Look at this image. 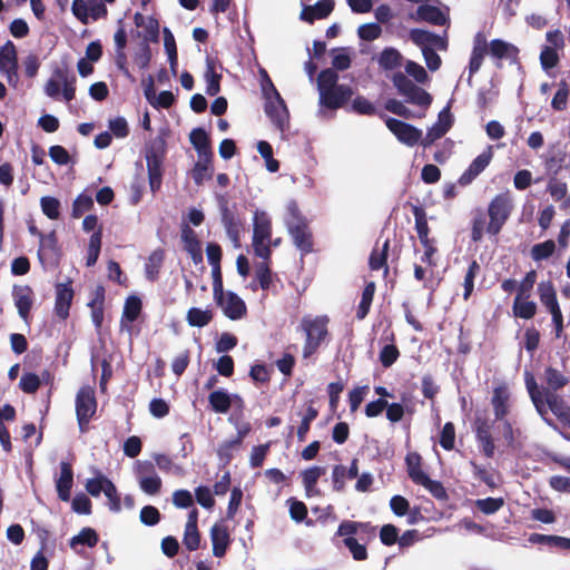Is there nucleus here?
<instances>
[{"instance_id":"obj_1","label":"nucleus","mask_w":570,"mask_h":570,"mask_svg":"<svg viewBox=\"0 0 570 570\" xmlns=\"http://www.w3.org/2000/svg\"><path fill=\"white\" fill-rule=\"evenodd\" d=\"M513 210L510 191L495 195L488 205V213L481 208L472 212L471 239L474 243L482 240L484 234L498 236L509 220Z\"/></svg>"},{"instance_id":"obj_2","label":"nucleus","mask_w":570,"mask_h":570,"mask_svg":"<svg viewBox=\"0 0 570 570\" xmlns=\"http://www.w3.org/2000/svg\"><path fill=\"white\" fill-rule=\"evenodd\" d=\"M490 55L498 69L503 67L502 60L508 59L511 65H520V50L513 43L502 39H493L490 42L487 36L479 31L473 38V47L469 60V79L473 77L482 67L484 57Z\"/></svg>"},{"instance_id":"obj_3","label":"nucleus","mask_w":570,"mask_h":570,"mask_svg":"<svg viewBox=\"0 0 570 570\" xmlns=\"http://www.w3.org/2000/svg\"><path fill=\"white\" fill-rule=\"evenodd\" d=\"M335 537L343 538L344 547L355 561H364L368 556L366 544L376 538V527L371 522L344 520L338 524Z\"/></svg>"},{"instance_id":"obj_4","label":"nucleus","mask_w":570,"mask_h":570,"mask_svg":"<svg viewBox=\"0 0 570 570\" xmlns=\"http://www.w3.org/2000/svg\"><path fill=\"white\" fill-rule=\"evenodd\" d=\"M317 90L320 106L328 110L345 107L354 95L351 86L338 83V73L331 68H326L318 73Z\"/></svg>"},{"instance_id":"obj_5","label":"nucleus","mask_w":570,"mask_h":570,"mask_svg":"<svg viewBox=\"0 0 570 570\" xmlns=\"http://www.w3.org/2000/svg\"><path fill=\"white\" fill-rule=\"evenodd\" d=\"M525 386L535 410L544 415L548 406L557 419L564 425L570 426V406L557 393L547 392L542 395L541 390L532 373L525 372Z\"/></svg>"},{"instance_id":"obj_6","label":"nucleus","mask_w":570,"mask_h":570,"mask_svg":"<svg viewBox=\"0 0 570 570\" xmlns=\"http://www.w3.org/2000/svg\"><path fill=\"white\" fill-rule=\"evenodd\" d=\"M330 318L325 315L304 316L299 324V330L305 334L303 346V357L309 358L320 348V346L330 337Z\"/></svg>"},{"instance_id":"obj_7","label":"nucleus","mask_w":570,"mask_h":570,"mask_svg":"<svg viewBox=\"0 0 570 570\" xmlns=\"http://www.w3.org/2000/svg\"><path fill=\"white\" fill-rule=\"evenodd\" d=\"M146 163L149 187L153 194L157 193L163 184L166 144L164 139H156L146 149Z\"/></svg>"},{"instance_id":"obj_8","label":"nucleus","mask_w":570,"mask_h":570,"mask_svg":"<svg viewBox=\"0 0 570 570\" xmlns=\"http://www.w3.org/2000/svg\"><path fill=\"white\" fill-rule=\"evenodd\" d=\"M272 237V222L265 213L255 214L253 227V248L257 257L269 261Z\"/></svg>"},{"instance_id":"obj_9","label":"nucleus","mask_w":570,"mask_h":570,"mask_svg":"<svg viewBox=\"0 0 570 570\" xmlns=\"http://www.w3.org/2000/svg\"><path fill=\"white\" fill-rule=\"evenodd\" d=\"M412 213L415 218L417 237L424 247V254L422 255L421 261L430 266H435L436 263L434 262L433 256L438 253V247L436 240L429 237L430 227L428 224L426 212L422 206L414 205L412 207Z\"/></svg>"},{"instance_id":"obj_10","label":"nucleus","mask_w":570,"mask_h":570,"mask_svg":"<svg viewBox=\"0 0 570 570\" xmlns=\"http://www.w3.org/2000/svg\"><path fill=\"white\" fill-rule=\"evenodd\" d=\"M97 411V400L91 386H81L76 395V415L80 432L88 430V424Z\"/></svg>"},{"instance_id":"obj_11","label":"nucleus","mask_w":570,"mask_h":570,"mask_svg":"<svg viewBox=\"0 0 570 570\" xmlns=\"http://www.w3.org/2000/svg\"><path fill=\"white\" fill-rule=\"evenodd\" d=\"M264 110L278 130L284 131L288 127L289 111L281 95L265 99Z\"/></svg>"},{"instance_id":"obj_12","label":"nucleus","mask_w":570,"mask_h":570,"mask_svg":"<svg viewBox=\"0 0 570 570\" xmlns=\"http://www.w3.org/2000/svg\"><path fill=\"white\" fill-rule=\"evenodd\" d=\"M385 125L401 142L410 147L419 144L422 138L420 129L396 118H387Z\"/></svg>"},{"instance_id":"obj_13","label":"nucleus","mask_w":570,"mask_h":570,"mask_svg":"<svg viewBox=\"0 0 570 570\" xmlns=\"http://www.w3.org/2000/svg\"><path fill=\"white\" fill-rule=\"evenodd\" d=\"M12 297L20 318L29 325L35 301L32 287L29 285H14L12 288Z\"/></svg>"},{"instance_id":"obj_14","label":"nucleus","mask_w":570,"mask_h":570,"mask_svg":"<svg viewBox=\"0 0 570 570\" xmlns=\"http://www.w3.org/2000/svg\"><path fill=\"white\" fill-rule=\"evenodd\" d=\"M493 158L492 146L481 153L472 160L466 170L459 177L458 183L461 186L470 185L491 163Z\"/></svg>"},{"instance_id":"obj_15","label":"nucleus","mask_w":570,"mask_h":570,"mask_svg":"<svg viewBox=\"0 0 570 570\" xmlns=\"http://www.w3.org/2000/svg\"><path fill=\"white\" fill-rule=\"evenodd\" d=\"M39 243L38 256L40 262L42 264H58L61 257V250L56 232L52 230L49 234L41 235Z\"/></svg>"},{"instance_id":"obj_16","label":"nucleus","mask_w":570,"mask_h":570,"mask_svg":"<svg viewBox=\"0 0 570 570\" xmlns=\"http://www.w3.org/2000/svg\"><path fill=\"white\" fill-rule=\"evenodd\" d=\"M75 296L71 281L56 285L55 313L60 320H67Z\"/></svg>"},{"instance_id":"obj_17","label":"nucleus","mask_w":570,"mask_h":570,"mask_svg":"<svg viewBox=\"0 0 570 570\" xmlns=\"http://www.w3.org/2000/svg\"><path fill=\"white\" fill-rule=\"evenodd\" d=\"M287 229L293 238L294 245L302 252V254L306 255L313 252V233L308 227V223H301V225H289Z\"/></svg>"},{"instance_id":"obj_18","label":"nucleus","mask_w":570,"mask_h":570,"mask_svg":"<svg viewBox=\"0 0 570 570\" xmlns=\"http://www.w3.org/2000/svg\"><path fill=\"white\" fill-rule=\"evenodd\" d=\"M510 391L505 383H501L493 389L491 404L497 421H503L510 412Z\"/></svg>"},{"instance_id":"obj_19","label":"nucleus","mask_w":570,"mask_h":570,"mask_svg":"<svg viewBox=\"0 0 570 570\" xmlns=\"http://www.w3.org/2000/svg\"><path fill=\"white\" fill-rule=\"evenodd\" d=\"M106 289L105 286L99 284L91 293L88 307L90 308L91 321L97 331H100L104 323Z\"/></svg>"},{"instance_id":"obj_20","label":"nucleus","mask_w":570,"mask_h":570,"mask_svg":"<svg viewBox=\"0 0 570 570\" xmlns=\"http://www.w3.org/2000/svg\"><path fill=\"white\" fill-rule=\"evenodd\" d=\"M224 314L233 321L240 320L247 313L245 302L234 292H227L223 296V304H218Z\"/></svg>"},{"instance_id":"obj_21","label":"nucleus","mask_w":570,"mask_h":570,"mask_svg":"<svg viewBox=\"0 0 570 570\" xmlns=\"http://www.w3.org/2000/svg\"><path fill=\"white\" fill-rule=\"evenodd\" d=\"M73 485V470L70 463L62 461L60 463V475L56 480L58 498L61 501H69Z\"/></svg>"},{"instance_id":"obj_22","label":"nucleus","mask_w":570,"mask_h":570,"mask_svg":"<svg viewBox=\"0 0 570 570\" xmlns=\"http://www.w3.org/2000/svg\"><path fill=\"white\" fill-rule=\"evenodd\" d=\"M210 540L213 543V554L217 558L224 557L230 543V535L227 527L220 523H215L210 529Z\"/></svg>"},{"instance_id":"obj_23","label":"nucleus","mask_w":570,"mask_h":570,"mask_svg":"<svg viewBox=\"0 0 570 570\" xmlns=\"http://www.w3.org/2000/svg\"><path fill=\"white\" fill-rule=\"evenodd\" d=\"M198 159L195 163L190 175L197 186H202L205 179H212L214 174V155L197 156Z\"/></svg>"},{"instance_id":"obj_24","label":"nucleus","mask_w":570,"mask_h":570,"mask_svg":"<svg viewBox=\"0 0 570 570\" xmlns=\"http://www.w3.org/2000/svg\"><path fill=\"white\" fill-rule=\"evenodd\" d=\"M141 308V299L138 296L132 295L126 299L120 320L121 331L127 330L128 332H130L131 326L129 325V323L135 322L139 317Z\"/></svg>"},{"instance_id":"obj_25","label":"nucleus","mask_w":570,"mask_h":570,"mask_svg":"<svg viewBox=\"0 0 570 570\" xmlns=\"http://www.w3.org/2000/svg\"><path fill=\"white\" fill-rule=\"evenodd\" d=\"M529 542L532 544L546 546L549 549L560 551L570 550V538L554 534L531 533L529 537Z\"/></svg>"},{"instance_id":"obj_26","label":"nucleus","mask_w":570,"mask_h":570,"mask_svg":"<svg viewBox=\"0 0 570 570\" xmlns=\"http://www.w3.org/2000/svg\"><path fill=\"white\" fill-rule=\"evenodd\" d=\"M415 19L419 21H425L433 26H444L448 22L446 16L442 10L431 4H420L415 11Z\"/></svg>"},{"instance_id":"obj_27","label":"nucleus","mask_w":570,"mask_h":570,"mask_svg":"<svg viewBox=\"0 0 570 570\" xmlns=\"http://www.w3.org/2000/svg\"><path fill=\"white\" fill-rule=\"evenodd\" d=\"M543 380L547 386L541 390L542 395H546L547 392L556 393L557 391L563 389L569 383L568 376H566L561 371L552 366L546 367L543 373Z\"/></svg>"},{"instance_id":"obj_28","label":"nucleus","mask_w":570,"mask_h":570,"mask_svg":"<svg viewBox=\"0 0 570 570\" xmlns=\"http://www.w3.org/2000/svg\"><path fill=\"white\" fill-rule=\"evenodd\" d=\"M389 249H390V239H386L383 243L381 248L377 246V244L373 247L370 258H368L370 269L371 271L383 269L385 277L389 274V266H387Z\"/></svg>"},{"instance_id":"obj_29","label":"nucleus","mask_w":570,"mask_h":570,"mask_svg":"<svg viewBox=\"0 0 570 570\" xmlns=\"http://www.w3.org/2000/svg\"><path fill=\"white\" fill-rule=\"evenodd\" d=\"M189 141L197 151V156L214 155L210 138L204 128H194L189 134Z\"/></svg>"},{"instance_id":"obj_30","label":"nucleus","mask_w":570,"mask_h":570,"mask_svg":"<svg viewBox=\"0 0 570 570\" xmlns=\"http://www.w3.org/2000/svg\"><path fill=\"white\" fill-rule=\"evenodd\" d=\"M134 22L137 27H142L145 31V41L158 42L159 41V22L155 17L147 19L140 12L134 16Z\"/></svg>"},{"instance_id":"obj_31","label":"nucleus","mask_w":570,"mask_h":570,"mask_svg":"<svg viewBox=\"0 0 570 570\" xmlns=\"http://www.w3.org/2000/svg\"><path fill=\"white\" fill-rule=\"evenodd\" d=\"M55 75L61 79L62 82V90L60 94H62L63 99L69 102L75 99L76 97V82L77 78L73 73H71L68 68H60L57 67L55 69Z\"/></svg>"},{"instance_id":"obj_32","label":"nucleus","mask_w":570,"mask_h":570,"mask_svg":"<svg viewBox=\"0 0 570 570\" xmlns=\"http://www.w3.org/2000/svg\"><path fill=\"white\" fill-rule=\"evenodd\" d=\"M269 261L263 259V262L258 263L255 268V277L259 284V287L263 291H273L276 293L275 284H274V274L269 266Z\"/></svg>"},{"instance_id":"obj_33","label":"nucleus","mask_w":570,"mask_h":570,"mask_svg":"<svg viewBox=\"0 0 570 570\" xmlns=\"http://www.w3.org/2000/svg\"><path fill=\"white\" fill-rule=\"evenodd\" d=\"M405 465L409 478L415 484L426 475L422 469V456L417 452H410L406 454Z\"/></svg>"},{"instance_id":"obj_34","label":"nucleus","mask_w":570,"mask_h":570,"mask_svg":"<svg viewBox=\"0 0 570 570\" xmlns=\"http://www.w3.org/2000/svg\"><path fill=\"white\" fill-rule=\"evenodd\" d=\"M165 259V252L161 248L155 249L147 258L145 264L146 277L150 282H155L158 278L160 268Z\"/></svg>"},{"instance_id":"obj_35","label":"nucleus","mask_w":570,"mask_h":570,"mask_svg":"<svg viewBox=\"0 0 570 570\" xmlns=\"http://www.w3.org/2000/svg\"><path fill=\"white\" fill-rule=\"evenodd\" d=\"M376 291V285L374 282H368L363 288L361 301L356 308V318L362 321L364 320L371 309V305L374 298V294Z\"/></svg>"},{"instance_id":"obj_36","label":"nucleus","mask_w":570,"mask_h":570,"mask_svg":"<svg viewBox=\"0 0 570 570\" xmlns=\"http://www.w3.org/2000/svg\"><path fill=\"white\" fill-rule=\"evenodd\" d=\"M208 403L214 412L225 414L232 406V395L224 390H216L208 395Z\"/></svg>"},{"instance_id":"obj_37","label":"nucleus","mask_w":570,"mask_h":570,"mask_svg":"<svg viewBox=\"0 0 570 570\" xmlns=\"http://www.w3.org/2000/svg\"><path fill=\"white\" fill-rule=\"evenodd\" d=\"M538 294L540 302L548 308V311H553L560 307L552 282L547 281L539 283Z\"/></svg>"},{"instance_id":"obj_38","label":"nucleus","mask_w":570,"mask_h":570,"mask_svg":"<svg viewBox=\"0 0 570 570\" xmlns=\"http://www.w3.org/2000/svg\"><path fill=\"white\" fill-rule=\"evenodd\" d=\"M529 297L515 296L512 305L513 315L518 318L530 320L537 313V304Z\"/></svg>"},{"instance_id":"obj_39","label":"nucleus","mask_w":570,"mask_h":570,"mask_svg":"<svg viewBox=\"0 0 570 570\" xmlns=\"http://www.w3.org/2000/svg\"><path fill=\"white\" fill-rule=\"evenodd\" d=\"M213 318L214 313L209 308L202 309L198 307H190L186 314V321L188 325L193 327H204L208 325Z\"/></svg>"},{"instance_id":"obj_40","label":"nucleus","mask_w":570,"mask_h":570,"mask_svg":"<svg viewBox=\"0 0 570 570\" xmlns=\"http://www.w3.org/2000/svg\"><path fill=\"white\" fill-rule=\"evenodd\" d=\"M401 96L405 97L406 102L414 104L423 108H428L432 102V96L415 83Z\"/></svg>"},{"instance_id":"obj_41","label":"nucleus","mask_w":570,"mask_h":570,"mask_svg":"<svg viewBox=\"0 0 570 570\" xmlns=\"http://www.w3.org/2000/svg\"><path fill=\"white\" fill-rule=\"evenodd\" d=\"M401 96L405 97L406 102L414 104L423 108H428L432 102V96L415 83Z\"/></svg>"},{"instance_id":"obj_42","label":"nucleus","mask_w":570,"mask_h":570,"mask_svg":"<svg viewBox=\"0 0 570 570\" xmlns=\"http://www.w3.org/2000/svg\"><path fill=\"white\" fill-rule=\"evenodd\" d=\"M99 541V537L95 529L92 528H82L77 535H73L69 546L71 549L76 550L78 546H86L88 548H94L97 546Z\"/></svg>"},{"instance_id":"obj_43","label":"nucleus","mask_w":570,"mask_h":570,"mask_svg":"<svg viewBox=\"0 0 570 570\" xmlns=\"http://www.w3.org/2000/svg\"><path fill=\"white\" fill-rule=\"evenodd\" d=\"M403 57L395 48H385L379 57V65L384 70H394L402 66Z\"/></svg>"},{"instance_id":"obj_44","label":"nucleus","mask_w":570,"mask_h":570,"mask_svg":"<svg viewBox=\"0 0 570 570\" xmlns=\"http://www.w3.org/2000/svg\"><path fill=\"white\" fill-rule=\"evenodd\" d=\"M480 272H481V265L479 264V262L476 259H472L468 266L466 273L464 275V281H463V287H464L463 299L464 301H468L471 297V295L474 291L475 277L480 274Z\"/></svg>"},{"instance_id":"obj_45","label":"nucleus","mask_w":570,"mask_h":570,"mask_svg":"<svg viewBox=\"0 0 570 570\" xmlns=\"http://www.w3.org/2000/svg\"><path fill=\"white\" fill-rule=\"evenodd\" d=\"M206 78V94L208 96H216L220 91L222 75L215 71V66L212 60H207V67L205 71Z\"/></svg>"},{"instance_id":"obj_46","label":"nucleus","mask_w":570,"mask_h":570,"mask_svg":"<svg viewBox=\"0 0 570 570\" xmlns=\"http://www.w3.org/2000/svg\"><path fill=\"white\" fill-rule=\"evenodd\" d=\"M101 238H102L101 228H99L97 232H95L90 236L88 250H87V258H86L87 266H94L97 263L99 254H100V248H101Z\"/></svg>"},{"instance_id":"obj_47","label":"nucleus","mask_w":570,"mask_h":570,"mask_svg":"<svg viewBox=\"0 0 570 570\" xmlns=\"http://www.w3.org/2000/svg\"><path fill=\"white\" fill-rule=\"evenodd\" d=\"M556 250V243L552 239L544 240L531 247L530 254L533 261L540 262L548 259Z\"/></svg>"},{"instance_id":"obj_48","label":"nucleus","mask_w":570,"mask_h":570,"mask_svg":"<svg viewBox=\"0 0 570 570\" xmlns=\"http://www.w3.org/2000/svg\"><path fill=\"white\" fill-rule=\"evenodd\" d=\"M569 86L566 80L558 83V90L551 100V107L556 111H563L568 107Z\"/></svg>"},{"instance_id":"obj_49","label":"nucleus","mask_w":570,"mask_h":570,"mask_svg":"<svg viewBox=\"0 0 570 570\" xmlns=\"http://www.w3.org/2000/svg\"><path fill=\"white\" fill-rule=\"evenodd\" d=\"M110 481H111L110 479H108L106 475H104L102 473L97 471V476L88 479L85 484V488H86V491L91 497L97 498L100 495L101 492L105 493L106 484H109Z\"/></svg>"},{"instance_id":"obj_50","label":"nucleus","mask_w":570,"mask_h":570,"mask_svg":"<svg viewBox=\"0 0 570 570\" xmlns=\"http://www.w3.org/2000/svg\"><path fill=\"white\" fill-rule=\"evenodd\" d=\"M18 63L17 48L11 40L0 47V69Z\"/></svg>"},{"instance_id":"obj_51","label":"nucleus","mask_w":570,"mask_h":570,"mask_svg":"<svg viewBox=\"0 0 570 570\" xmlns=\"http://www.w3.org/2000/svg\"><path fill=\"white\" fill-rule=\"evenodd\" d=\"M242 444L239 441L233 439L228 441H224L217 448V455L224 464H229L234 458V453L239 450Z\"/></svg>"},{"instance_id":"obj_52","label":"nucleus","mask_w":570,"mask_h":570,"mask_svg":"<svg viewBox=\"0 0 570 570\" xmlns=\"http://www.w3.org/2000/svg\"><path fill=\"white\" fill-rule=\"evenodd\" d=\"M470 465L472 466L473 476L487 484L489 488H497V482L494 480V474L484 465L478 464L475 461H470Z\"/></svg>"},{"instance_id":"obj_53","label":"nucleus","mask_w":570,"mask_h":570,"mask_svg":"<svg viewBox=\"0 0 570 570\" xmlns=\"http://www.w3.org/2000/svg\"><path fill=\"white\" fill-rule=\"evenodd\" d=\"M41 385L40 376L32 372H26L21 375L19 387L26 394H35Z\"/></svg>"},{"instance_id":"obj_54","label":"nucleus","mask_w":570,"mask_h":570,"mask_svg":"<svg viewBox=\"0 0 570 570\" xmlns=\"http://www.w3.org/2000/svg\"><path fill=\"white\" fill-rule=\"evenodd\" d=\"M504 505L503 498H485L475 501V507L485 515L494 514Z\"/></svg>"},{"instance_id":"obj_55","label":"nucleus","mask_w":570,"mask_h":570,"mask_svg":"<svg viewBox=\"0 0 570 570\" xmlns=\"http://www.w3.org/2000/svg\"><path fill=\"white\" fill-rule=\"evenodd\" d=\"M181 240L184 243V249L189 253L202 248V244L197 237L195 230L185 224L181 227Z\"/></svg>"},{"instance_id":"obj_56","label":"nucleus","mask_w":570,"mask_h":570,"mask_svg":"<svg viewBox=\"0 0 570 570\" xmlns=\"http://www.w3.org/2000/svg\"><path fill=\"white\" fill-rule=\"evenodd\" d=\"M417 485L424 487L438 500L448 499V493L443 484L440 481L430 479L428 474L417 483Z\"/></svg>"},{"instance_id":"obj_57","label":"nucleus","mask_w":570,"mask_h":570,"mask_svg":"<svg viewBox=\"0 0 570 570\" xmlns=\"http://www.w3.org/2000/svg\"><path fill=\"white\" fill-rule=\"evenodd\" d=\"M92 207V197L87 194H80L73 200L71 216L73 218H80L86 212H89Z\"/></svg>"},{"instance_id":"obj_58","label":"nucleus","mask_w":570,"mask_h":570,"mask_svg":"<svg viewBox=\"0 0 570 570\" xmlns=\"http://www.w3.org/2000/svg\"><path fill=\"white\" fill-rule=\"evenodd\" d=\"M348 110H351L357 115H364V116H373L376 112V108H375L374 104L371 102L368 99H366L363 96H356L353 99Z\"/></svg>"},{"instance_id":"obj_59","label":"nucleus","mask_w":570,"mask_h":570,"mask_svg":"<svg viewBox=\"0 0 570 570\" xmlns=\"http://www.w3.org/2000/svg\"><path fill=\"white\" fill-rule=\"evenodd\" d=\"M140 490L147 495H158L161 492L163 481L157 474L151 478H140L138 482Z\"/></svg>"},{"instance_id":"obj_60","label":"nucleus","mask_w":570,"mask_h":570,"mask_svg":"<svg viewBox=\"0 0 570 570\" xmlns=\"http://www.w3.org/2000/svg\"><path fill=\"white\" fill-rule=\"evenodd\" d=\"M440 445L445 451H452L455 443V426L452 422H446L440 433Z\"/></svg>"},{"instance_id":"obj_61","label":"nucleus","mask_w":570,"mask_h":570,"mask_svg":"<svg viewBox=\"0 0 570 570\" xmlns=\"http://www.w3.org/2000/svg\"><path fill=\"white\" fill-rule=\"evenodd\" d=\"M40 206H41L42 213L49 219H58L59 218L60 202L56 197H51V196L41 197Z\"/></svg>"},{"instance_id":"obj_62","label":"nucleus","mask_w":570,"mask_h":570,"mask_svg":"<svg viewBox=\"0 0 570 570\" xmlns=\"http://www.w3.org/2000/svg\"><path fill=\"white\" fill-rule=\"evenodd\" d=\"M399 356L400 351L397 346L394 344H387L380 351L379 358L383 367L387 368L397 361Z\"/></svg>"},{"instance_id":"obj_63","label":"nucleus","mask_w":570,"mask_h":570,"mask_svg":"<svg viewBox=\"0 0 570 570\" xmlns=\"http://www.w3.org/2000/svg\"><path fill=\"white\" fill-rule=\"evenodd\" d=\"M541 67L544 70L552 69L559 63V55L557 49L550 46H546L540 53Z\"/></svg>"},{"instance_id":"obj_64","label":"nucleus","mask_w":570,"mask_h":570,"mask_svg":"<svg viewBox=\"0 0 570 570\" xmlns=\"http://www.w3.org/2000/svg\"><path fill=\"white\" fill-rule=\"evenodd\" d=\"M357 35L364 41H373L382 35V28L379 23H364L358 27Z\"/></svg>"}]
</instances>
